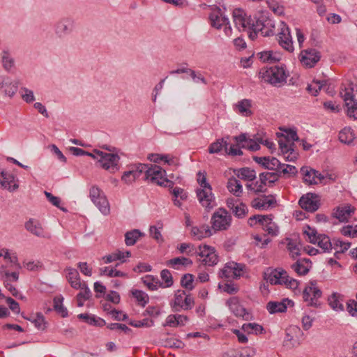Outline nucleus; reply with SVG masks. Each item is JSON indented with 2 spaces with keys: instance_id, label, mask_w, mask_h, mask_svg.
Here are the masks:
<instances>
[{
  "instance_id": "b1692460",
  "label": "nucleus",
  "mask_w": 357,
  "mask_h": 357,
  "mask_svg": "<svg viewBox=\"0 0 357 357\" xmlns=\"http://www.w3.org/2000/svg\"><path fill=\"white\" fill-rule=\"evenodd\" d=\"M211 26L217 29H221L225 24H229V19L223 15L221 9L217 8V10L210 15Z\"/></svg>"
},
{
  "instance_id": "9d476101",
  "label": "nucleus",
  "mask_w": 357,
  "mask_h": 357,
  "mask_svg": "<svg viewBox=\"0 0 357 357\" xmlns=\"http://www.w3.org/2000/svg\"><path fill=\"white\" fill-rule=\"evenodd\" d=\"M0 185L9 192H14L19 188V179L13 173L1 170L0 171Z\"/></svg>"
},
{
  "instance_id": "c03bdc74",
  "label": "nucleus",
  "mask_w": 357,
  "mask_h": 357,
  "mask_svg": "<svg viewBox=\"0 0 357 357\" xmlns=\"http://www.w3.org/2000/svg\"><path fill=\"white\" fill-rule=\"evenodd\" d=\"M237 176L241 179L254 181L256 178V172L254 169H251L248 167H243L238 170Z\"/></svg>"
},
{
  "instance_id": "c9c22d12",
  "label": "nucleus",
  "mask_w": 357,
  "mask_h": 357,
  "mask_svg": "<svg viewBox=\"0 0 357 357\" xmlns=\"http://www.w3.org/2000/svg\"><path fill=\"white\" fill-rule=\"evenodd\" d=\"M25 228L33 234L40 236L43 234V229L37 220L30 219L25 223Z\"/></svg>"
},
{
  "instance_id": "f03ea898",
  "label": "nucleus",
  "mask_w": 357,
  "mask_h": 357,
  "mask_svg": "<svg viewBox=\"0 0 357 357\" xmlns=\"http://www.w3.org/2000/svg\"><path fill=\"white\" fill-rule=\"evenodd\" d=\"M265 21H270L271 26H264V31H272L274 35L279 36V44L286 50L289 52L294 51V47L290 34V31L288 26L282 21H280L278 24V29L276 31V24L274 21L271 19H266Z\"/></svg>"
},
{
  "instance_id": "4d7b16f0",
  "label": "nucleus",
  "mask_w": 357,
  "mask_h": 357,
  "mask_svg": "<svg viewBox=\"0 0 357 357\" xmlns=\"http://www.w3.org/2000/svg\"><path fill=\"white\" fill-rule=\"evenodd\" d=\"M132 294L143 307L148 303L149 296L144 291L135 289L132 291Z\"/></svg>"
},
{
  "instance_id": "f257e3e1",
  "label": "nucleus",
  "mask_w": 357,
  "mask_h": 357,
  "mask_svg": "<svg viewBox=\"0 0 357 357\" xmlns=\"http://www.w3.org/2000/svg\"><path fill=\"white\" fill-rule=\"evenodd\" d=\"M143 173L144 178L149 180L152 183H156L160 186H164L168 188H172L174 183L173 181L166 178V171L156 165L143 164Z\"/></svg>"
},
{
  "instance_id": "5701e85b",
  "label": "nucleus",
  "mask_w": 357,
  "mask_h": 357,
  "mask_svg": "<svg viewBox=\"0 0 357 357\" xmlns=\"http://www.w3.org/2000/svg\"><path fill=\"white\" fill-rule=\"evenodd\" d=\"M18 89V84L9 77H3L0 82V91L9 97L13 96Z\"/></svg>"
},
{
  "instance_id": "2eb2a0df",
  "label": "nucleus",
  "mask_w": 357,
  "mask_h": 357,
  "mask_svg": "<svg viewBox=\"0 0 357 357\" xmlns=\"http://www.w3.org/2000/svg\"><path fill=\"white\" fill-rule=\"evenodd\" d=\"M227 304L229 310L237 317H242L244 320L248 321L251 319L252 316L248 313L246 309L240 304L237 297L230 298Z\"/></svg>"
},
{
  "instance_id": "ddd939ff",
  "label": "nucleus",
  "mask_w": 357,
  "mask_h": 357,
  "mask_svg": "<svg viewBox=\"0 0 357 357\" xmlns=\"http://www.w3.org/2000/svg\"><path fill=\"white\" fill-rule=\"evenodd\" d=\"M271 26V22L270 21H262L257 19L255 21V24H252V26L248 29L250 31L248 35L249 38L252 40H255L259 32H260L264 37L273 36V33L271 30L264 31V26Z\"/></svg>"
},
{
  "instance_id": "09e8293b",
  "label": "nucleus",
  "mask_w": 357,
  "mask_h": 357,
  "mask_svg": "<svg viewBox=\"0 0 357 357\" xmlns=\"http://www.w3.org/2000/svg\"><path fill=\"white\" fill-rule=\"evenodd\" d=\"M160 277L165 284L160 283V286L162 287H170L173 285L174 281L172 273L167 269H164L160 273Z\"/></svg>"
},
{
  "instance_id": "603ef678",
  "label": "nucleus",
  "mask_w": 357,
  "mask_h": 357,
  "mask_svg": "<svg viewBox=\"0 0 357 357\" xmlns=\"http://www.w3.org/2000/svg\"><path fill=\"white\" fill-rule=\"evenodd\" d=\"M194 276L192 274L187 273L182 276L181 280V284L187 290L191 291L194 289L193 285Z\"/></svg>"
},
{
  "instance_id": "f8f14e48",
  "label": "nucleus",
  "mask_w": 357,
  "mask_h": 357,
  "mask_svg": "<svg viewBox=\"0 0 357 357\" xmlns=\"http://www.w3.org/2000/svg\"><path fill=\"white\" fill-rule=\"evenodd\" d=\"M320 59V52L312 48L303 50L300 54L301 63L307 68L314 67Z\"/></svg>"
},
{
  "instance_id": "e2e57ef3",
  "label": "nucleus",
  "mask_w": 357,
  "mask_h": 357,
  "mask_svg": "<svg viewBox=\"0 0 357 357\" xmlns=\"http://www.w3.org/2000/svg\"><path fill=\"white\" fill-rule=\"evenodd\" d=\"M282 284H285L287 288L291 289H296L298 287L299 282L295 279L291 278L286 272V275H284L283 278V280H282Z\"/></svg>"
},
{
  "instance_id": "4468645a",
  "label": "nucleus",
  "mask_w": 357,
  "mask_h": 357,
  "mask_svg": "<svg viewBox=\"0 0 357 357\" xmlns=\"http://www.w3.org/2000/svg\"><path fill=\"white\" fill-rule=\"evenodd\" d=\"M298 204L303 209L308 212H314L320 206L317 195L314 193H307L305 195H303L299 199Z\"/></svg>"
},
{
  "instance_id": "c85d7f7f",
  "label": "nucleus",
  "mask_w": 357,
  "mask_h": 357,
  "mask_svg": "<svg viewBox=\"0 0 357 357\" xmlns=\"http://www.w3.org/2000/svg\"><path fill=\"white\" fill-rule=\"evenodd\" d=\"M191 236L197 240L209 237L213 232L208 225H203L202 227H192L190 231Z\"/></svg>"
},
{
  "instance_id": "6e6552de",
  "label": "nucleus",
  "mask_w": 357,
  "mask_h": 357,
  "mask_svg": "<svg viewBox=\"0 0 357 357\" xmlns=\"http://www.w3.org/2000/svg\"><path fill=\"white\" fill-rule=\"evenodd\" d=\"M97 153L100 155L99 163L102 168L111 172H114L118 169L117 166L120 157L117 153H105L103 151L98 152Z\"/></svg>"
},
{
  "instance_id": "69168bd1",
  "label": "nucleus",
  "mask_w": 357,
  "mask_h": 357,
  "mask_svg": "<svg viewBox=\"0 0 357 357\" xmlns=\"http://www.w3.org/2000/svg\"><path fill=\"white\" fill-rule=\"evenodd\" d=\"M153 321L152 319H149L148 318L144 319L140 321H130L129 322V324L137 327V328H141V327H151L153 325Z\"/></svg>"
},
{
  "instance_id": "58836bf2",
  "label": "nucleus",
  "mask_w": 357,
  "mask_h": 357,
  "mask_svg": "<svg viewBox=\"0 0 357 357\" xmlns=\"http://www.w3.org/2000/svg\"><path fill=\"white\" fill-rule=\"evenodd\" d=\"M300 172L303 175V179L305 183L309 185L317 183V181L313 178V169L307 167H302Z\"/></svg>"
},
{
  "instance_id": "052dcab7",
  "label": "nucleus",
  "mask_w": 357,
  "mask_h": 357,
  "mask_svg": "<svg viewBox=\"0 0 357 357\" xmlns=\"http://www.w3.org/2000/svg\"><path fill=\"white\" fill-rule=\"evenodd\" d=\"M305 228L307 229L304 230V234L308 236L310 242L313 244L317 243L319 238V234H317V230L309 225H307Z\"/></svg>"
},
{
  "instance_id": "8fccbe9b",
  "label": "nucleus",
  "mask_w": 357,
  "mask_h": 357,
  "mask_svg": "<svg viewBox=\"0 0 357 357\" xmlns=\"http://www.w3.org/2000/svg\"><path fill=\"white\" fill-rule=\"evenodd\" d=\"M100 275H107L109 277H126L127 274L118 271L115 268H109V267H104L100 269Z\"/></svg>"
},
{
  "instance_id": "3c124183",
  "label": "nucleus",
  "mask_w": 357,
  "mask_h": 357,
  "mask_svg": "<svg viewBox=\"0 0 357 357\" xmlns=\"http://www.w3.org/2000/svg\"><path fill=\"white\" fill-rule=\"evenodd\" d=\"M234 215L238 218H243L248 213V208L247 206L240 202L238 203L231 211Z\"/></svg>"
},
{
  "instance_id": "774afa93",
  "label": "nucleus",
  "mask_w": 357,
  "mask_h": 357,
  "mask_svg": "<svg viewBox=\"0 0 357 357\" xmlns=\"http://www.w3.org/2000/svg\"><path fill=\"white\" fill-rule=\"evenodd\" d=\"M219 288L222 289L223 291L229 294H235L239 290L238 287L232 282H227L222 285L219 284Z\"/></svg>"
},
{
  "instance_id": "c756f323",
  "label": "nucleus",
  "mask_w": 357,
  "mask_h": 357,
  "mask_svg": "<svg viewBox=\"0 0 357 357\" xmlns=\"http://www.w3.org/2000/svg\"><path fill=\"white\" fill-rule=\"evenodd\" d=\"M286 275V271L281 268L275 269L271 273L265 277V279L271 284H282V280Z\"/></svg>"
},
{
  "instance_id": "6ab92c4d",
  "label": "nucleus",
  "mask_w": 357,
  "mask_h": 357,
  "mask_svg": "<svg viewBox=\"0 0 357 357\" xmlns=\"http://www.w3.org/2000/svg\"><path fill=\"white\" fill-rule=\"evenodd\" d=\"M197 196L199 203L208 211L213 208L212 202H213L214 197L211 188L197 189Z\"/></svg>"
},
{
  "instance_id": "ea45409f",
  "label": "nucleus",
  "mask_w": 357,
  "mask_h": 357,
  "mask_svg": "<svg viewBox=\"0 0 357 357\" xmlns=\"http://www.w3.org/2000/svg\"><path fill=\"white\" fill-rule=\"evenodd\" d=\"M311 268V265H305L302 263L301 260H297L296 262L291 265V268L299 275H307Z\"/></svg>"
},
{
  "instance_id": "f3484780",
  "label": "nucleus",
  "mask_w": 357,
  "mask_h": 357,
  "mask_svg": "<svg viewBox=\"0 0 357 357\" xmlns=\"http://www.w3.org/2000/svg\"><path fill=\"white\" fill-rule=\"evenodd\" d=\"M74 27V21L69 17L61 19L55 25V33L59 37L70 33Z\"/></svg>"
},
{
  "instance_id": "13d9d810",
  "label": "nucleus",
  "mask_w": 357,
  "mask_h": 357,
  "mask_svg": "<svg viewBox=\"0 0 357 357\" xmlns=\"http://www.w3.org/2000/svg\"><path fill=\"white\" fill-rule=\"evenodd\" d=\"M278 144L280 150L282 154L284 155L289 151L290 148H293L295 146L294 142L289 143V142L284 137L278 140Z\"/></svg>"
},
{
  "instance_id": "9b49d317",
  "label": "nucleus",
  "mask_w": 357,
  "mask_h": 357,
  "mask_svg": "<svg viewBox=\"0 0 357 357\" xmlns=\"http://www.w3.org/2000/svg\"><path fill=\"white\" fill-rule=\"evenodd\" d=\"M243 266L236 262L227 263L225 267L221 270L220 277L228 280L237 279L243 271Z\"/></svg>"
},
{
  "instance_id": "6e6d98bb",
  "label": "nucleus",
  "mask_w": 357,
  "mask_h": 357,
  "mask_svg": "<svg viewBox=\"0 0 357 357\" xmlns=\"http://www.w3.org/2000/svg\"><path fill=\"white\" fill-rule=\"evenodd\" d=\"M46 199L54 206L57 207L63 212H67L66 208L61 206V199L60 197L53 195L52 193L46 192Z\"/></svg>"
},
{
  "instance_id": "a19ab883",
  "label": "nucleus",
  "mask_w": 357,
  "mask_h": 357,
  "mask_svg": "<svg viewBox=\"0 0 357 357\" xmlns=\"http://www.w3.org/2000/svg\"><path fill=\"white\" fill-rule=\"evenodd\" d=\"M242 330L244 332L250 333H255V334H261L263 333V331H264L262 326L256 324V323H248V324H244L242 326Z\"/></svg>"
},
{
  "instance_id": "423d86ee",
  "label": "nucleus",
  "mask_w": 357,
  "mask_h": 357,
  "mask_svg": "<svg viewBox=\"0 0 357 357\" xmlns=\"http://www.w3.org/2000/svg\"><path fill=\"white\" fill-rule=\"evenodd\" d=\"M89 197L93 203L103 215H107L109 213L110 207L109 202L105 193L99 188L93 186L90 189Z\"/></svg>"
},
{
  "instance_id": "5fc2aeb1",
  "label": "nucleus",
  "mask_w": 357,
  "mask_h": 357,
  "mask_svg": "<svg viewBox=\"0 0 357 357\" xmlns=\"http://www.w3.org/2000/svg\"><path fill=\"white\" fill-rule=\"evenodd\" d=\"M2 64L6 71H9L14 66V59L10 56L8 51L3 50Z\"/></svg>"
},
{
  "instance_id": "1a4fd4ad",
  "label": "nucleus",
  "mask_w": 357,
  "mask_h": 357,
  "mask_svg": "<svg viewBox=\"0 0 357 357\" xmlns=\"http://www.w3.org/2000/svg\"><path fill=\"white\" fill-rule=\"evenodd\" d=\"M316 281H310V284L303 291V298L304 301L309 302L308 305L310 306H317V300L322 295L321 291L316 287Z\"/></svg>"
},
{
  "instance_id": "393cba45",
  "label": "nucleus",
  "mask_w": 357,
  "mask_h": 357,
  "mask_svg": "<svg viewBox=\"0 0 357 357\" xmlns=\"http://www.w3.org/2000/svg\"><path fill=\"white\" fill-rule=\"evenodd\" d=\"M252 100L243 99L234 105V109L243 116H251L253 112L252 108Z\"/></svg>"
},
{
  "instance_id": "338daca9",
  "label": "nucleus",
  "mask_w": 357,
  "mask_h": 357,
  "mask_svg": "<svg viewBox=\"0 0 357 357\" xmlns=\"http://www.w3.org/2000/svg\"><path fill=\"white\" fill-rule=\"evenodd\" d=\"M264 229L271 236H277L278 233V227L275 225L272 220H268V222H265L264 225H263Z\"/></svg>"
},
{
  "instance_id": "2f4dec72",
  "label": "nucleus",
  "mask_w": 357,
  "mask_h": 357,
  "mask_svg": "<svg viewBox=\"0 0 357 357\" xmlns=\"http://www.w3.org/2000/svg\"><path fill=\"white\" fill-rule=\"evenodd\" d=\"M280 178L278 172H262L259 174V180L264 185L272 187Z\"/></svg>"
},
{
  "instance_id": "680f3d73",
  "label": "nucleus",
  "mask_w": 357,
  "mask_h": 357,
  "mask_svg": "<svg viewBox=\"0 0 357 357\" xmlns=\"http://www.w3.org/2000/svg\"><path fill=\"white\" fill-rule=\"evenodd\" d=\"M301 330L297 326H292L290 327L289 329L286 331V336L284 339V344L286 345L288 344V343H291V346H294V343L292 342L294 341V336L293 333H296L297 332H300Z\"/></svg>"
},
{
  "instance_id": "72a5a7b5",
  "label": "nucleus",
  "mask_w": 357,
  "mask_h": 357,
  "mask_svg": "<svg viewBox=\"0 0 357 357\" xmlns=\"http://www.w3.org/2000/svg\"><path fill=\"white\" fill-rule=\"evenodd\" d=\"M63 297L61 295L55 296L53 299V308L58 314L64 318L68 316V312L67 308L63 305Z\"/></svg>"
},
{
  "instance_id": "0eeeda50",
  "label": "nucleus",
  "mask_w": 357,
  "mask_h": 357,
  "mask_svg": "<svg viewBox=\"0 0 357 357\" xmlns=\"http://www.w3.org/2000/svg\"><path fill=\"white\" fill-rule=\"evenodd\" d=\"M233 21L235 26L240 31H245L249 29L252 24H255L256 18L248 16L245 11L241 8H236L232 13Z\"/></svg>"
},
{
  "instance_id": "39448f33",
  "label": "nucleus",
  "mask_w": 357,
  "mask_h": 357,
  "mask_svg": "<svg viewBox=\"0 0 357 357\" xmlns=\"http://www.w3.org/2000/svg\"><path fill=\"white\" fill-rule=\"evenodd\" d=\"M195 304L194 298L190 294L186 295L184 290H177L174 294V299L170 303L173 312H180L181 310H188L192 308Z\"/></svg>"
},
{
  "instance_id": "37998d69",
  "label": "nucleus",
  "mask_w": 357,
  "mask_h": 357,
  "mask_svg": "<svg viewBox=\"0 0 357 357\" xmlns=\"http://www.w3.org/2000/svg\"><path fill=\"white\" fill-rule=\"evenodd\" d=\"M102 260L105 264H109L116 260L121 261L122 263L126 261L124 253L119 250L110 255L104 256Z\"/></svg>"
},
{
  "instance_id": "dca6fc26",
  "label": "nucleus",
  "mask_w": 357,
  "mask_h": 357,
  "mask_svg": "<svg viewBox=\"0 0 357 357\" xmlns=\"http://www.w3.org/2000/svg\"><path fill=\"white\" fill-rule=\"evenodd\" d=\"M143 166L142 163L134 164L130 166V169L126 171L122 176L121 179L127 184L132 183L137 178H139L142 174H143Z\"/></svg>"
},
{
  "instance_id": "7c9ffc66",
  "label": "nucleus",
  "mask_w": 357,
  "mask_h": 357,
  "mask_svg": "<svg viewBox=\"0 0 357 357\" xmlns=\"http://www.w3.org/2000/svg\"><path fill=\"white\" fill-rule=\"evenodd\" d=\"M80 291L76 296V300L78 307H82L85 301L89 300L92 296V293L88 287L86 283L82 285L79 288Z\"/></svg>"
},
{
  "instance_id": "cd10ccee",
  "label": "nucleus",
  "mask_w": 357,
  "mask_h": 357,
  "mask_svg": "<svg viewBox=\"0 0 357 357\" xmlns=\"http://www.w3.org/2000/svg\"><path fill=\"white\" fill-rule=\"evenodd\" d=\"M66 271H68L67 280L73 289H78L81 288L82 284L86 283L81 282L79 274L75 268H68Z\"/></svg>"
},
{
  "instance_id": "aec40b11",
  "label": "nucleus",
  "mask_w": 357,
  "mask_h": 357,
  "mask_svg": "<svg viewBox=\"0 0 357 357\" xmlns=\"http://www.w3.org/2000/svg\"><path fill=\"white\" fill-rule=\"evenodd\" d=\"M288 305L294 306V302L288 298L281 301H269L266 304V310L270 314L282 313L287 311Z\"/></svg>"
},
{
  "instance_id": "0e129e2a",
  "label": "nucleus",
  "mask_w": 357,
  "mask_h": 357,
  "mask_svg": "<svg viewBox=\"0 0 357 357\" xmlns=\"http://www.w3.org/2000/svg\"><path fill=\"white\" fill-rule=\"evenodd\" d=\"M287 249L290 252V255L293 259H295L301 255L298 245L291 239H290L287 243Z\"/></svg>"
},
{
  "instance_id": "49530a36",
  "label": "nucleus",
  "mask_w": 357,
  "mask_h": 357,
  "mask_svg": "<svg viewBox=\"0 0 357 357\" xmlns=\"http://www.w3.org/2000/svg\"><path fill=\"white\" fill-rule=\"evenodd\" d=\"M282 165V167L276 169V172L280 174V176L283 174L284 175H287V177H291L297 174L298 171L295 166L283 163Z\"/></svg>"
},
{
  "instance_id": "a18cd8bd",
  "label": "nucleus",
  "mask_w": 357,
  "mask_h": 357,
  "mask_svg": "<svg viewBox=\"0 0 357 357\" xmlns=\"http://www.w3.org/2000/svg\"><path fill=\"white\" fill-rule=\"evenodd\" d=\"M28 320L31 321L36 328L44 329L45 318L42 312H37L36 314H31Z\"/></svg>"
},
{
  "instance_id": "f704fd0d",
  "label": "nucleus",
  "mask_w": 357,
  "mask_h": 357,
  "mask_svg": "<svg viewBox=\"0 0 357 357\" xmlns=\"http://www.w3.org/2000/svg\"><path fill=\"white\" fill-rule=\"evenodd\" d=\"M227 189L236 197H239L242 192V185L235 177H231L227 182Z\"/></svg>"
},
{
  "instance_id": "bb28decb",
  "label": "nucleus",
  "mask_w": 357,
  "mask_h": 357,
  "mask_svg": "<svg viewBox=\"0 0 357 357\" xmlns=\"http://www.w3.org/2000/svg\"><path fill=\"white\" fill-rule=\"evenodd\" d=\"M354 212V208L351 207V206H338L333 213V216L340 222H347Z\"/></svg>"
},
{
  "instance_id": "79ce46f5",
  "label": "nucleus",
  "mask_w": 357,
  "mask_h": 357,
  "mask_svg": "<svg viewBox=\"0 0 357 357\" xmlns=\"http://www.w3.org/2000/svg\"><path fill=\"white\" fill-rule=\"evenodd\" d=\"M167 264L178 269V268L176 267V265H182L184 266H190L192 264V261L184 257H175L167 261Z\"/></svg>"
},
{
  "instance_id": "4be33fe9",
  "label": "nucleus",
  "mask_w": 357,
  "mask_h": 357,
  "mask_svg": "<svg viewBox=\"0 0 357 357\" xmlns=\"http://www.w3.org/2000/svg\"><path fill=\"white\" fill-rule=\"evenodd\" d=\"M276 204V199L273 195H263L262 198H255L252 201L251 206L258 210H266Z\"/></svg>"
},
{
  "instance_id": "4c0bfd02",
  "label": "nucleus",
  "mask_w": 357,
  "mask_h": 357,
  "mask_svg": "<svg viewBox=\"0 0 357 357\" xmlns=\"http://www.w3.org/2000/svg\"><path fill=\"white\" fill-rule=\"evenodd\" d=\"M354 139V134L351 128H344L339 133V139L342 143L349 144Z\"/></svg>"
},
{
  "instance_id": "864d4df0",
  "label": "nucleus",
  "mask_w": 357,
  "mask_h": 357,
  "mask_svg": "<svg viewBox=\"0 0 357 357\" xmlns=\"http://www.w3.org/2000/svg\"><path fill=\"white\" fill-rule=\"evenodd\" d=\"M318 245L322 248L324 252L329 251L332 249V244L328 236L319 234V238L317 241Z\"/></svg>"
},
{
  "instance_id": "bf43d9fd",
  "label": "nucleus",
  "mask_w": 357,
  "mask_h": 357,
  "mask_svg": "<svg viewBox=\"0 0 357 357\" xmlns=\"http://www.w3.org/2000/svg\"><path fill=\"white\" fill-rule=\"evenodd\" d=\"M166 347L181 349L185 347V344L180 340L176 338H167L164 341Z\"/></svg>"
},
{
  "instance_id": "e433bc0d",
  "label": "nucleus",
  "mask_w": 357,
  "mask_h": 357,
  "mask_svg": "<svg viewBox=\"0 0 357 357\" xmlns=\"http://www.w3.org/2000/svg\"><path fill=\"white\" fill-rule=\"evenodd\" d=\"M144 236L139 229H132L125 234V243L126 245L131 246L135 244L139 237Z\"/></svg>"
},
{
  "instance_id": "412c9836",
  "label": "nucleus",
  "mask_w": 357,
  "mask_h": 357,
  "mask_svg": "<svg viewBox=\"0 0 357 357\" xmlns=\"http://www.w3.org/2000/svg\"><path fill=\"white\" fill-rule=\"evenodd\" d=\"M342 97L347 107V115L357 120V100L354 99L352 91L345 90Z\"/></svg>"
},
{
  "instance_id": "473e14b6",
  "label": "nucleus",
  "mask_w": 357,
  "mask_h": 357,
  "mask_svg": "<svg viewBox=\"0 0 357 357\" xmlns=\"http://www.w3.org/2000/svg\"><path fill=\"white\" fill-rule=\"evenodd\" d=\"M77 317L79 319H83L84 322L92 326H103L106 324V322L104 319L87 313L79 314H78Z\"/></svg>"
},
{
  "instance_id": "a211bd4d",
  "label": "nucleus",
  "mask_w": 357,
  "mask_h": 357,
  "mask_svg": "<svg viewBox=\"0 0 357 357\" xmlns=\"http://www.w3.org/2000/svg\"><path fill=\"white\" fill-rule=\"evenodd\" d=\"M253 160L257 163L261 165L262 167L269 170H275L282 167V163L275 157H258L253 156Z\"/></svg>"
},
{
  "instance_id": "7ed1b4c3",
  "label": "nucleus",
  "mask_w": 357,
  "mask_h": 357,
  "mask_svg": "<svg viewBox=\"0 0 357 357\" xmlns=\"http://www.w3.org/2000/svg\"><path fill=\"white\" fill-rule=\"evenodd\" d=\"M259 74L264 82L274 86H280L286 82L287 75L283 67L274 66L264 68L260 70Z\"/></svg>"
},
{
  "instance_id": "20e7f679",
  "label": "nucleus",
  "mask_w": 357,
  "mask_h": 357,
  "mask_svg": "<svg viewBox=\"0 0 357 357\" xmlns=\"http://www.w3.org/2000/svg\"><path fill=\"white\" fill-rule=\"evenodd\" d=\"M231 214L224 208H219L211 217L212 229L214 231H226L231 225Z\"/></svg>"
},
{
  "instance_id": "a878e982",
  "label": "nucleus",
  "mask_w": 357,
  "mask_h": 357,
  "mask_svg": "<svg viewBox=\"0 0 357 357\" xmlns=\"http://www.w3.org/2000/svg\"><path fill=\"white\" fill-rule=\"evenodd\" d=\"M229 136L227 135L226 137L218 139L215 142H213L208 146V152L209 153H218L222 150L224 149L225 152H227Z\"/></svg>"
},
{
  "instance_id": "de8ad7c7",
  "label": "nucleus",
  "mask_w": 357,
  "mask_h": 357,
  "mask_svg": "<svg viewBox=\"0 0 357 357\" xmlns=\"http://www.w3.org/2000/svg\"><path fill=\"white\" fill-rule=\"evenodd\" d=\"M268 220H273L272 215H255L248 219V223L252 227L254 222L256 221L263 226L265 222H268Z\"/></svg>"
}]
</instances>
